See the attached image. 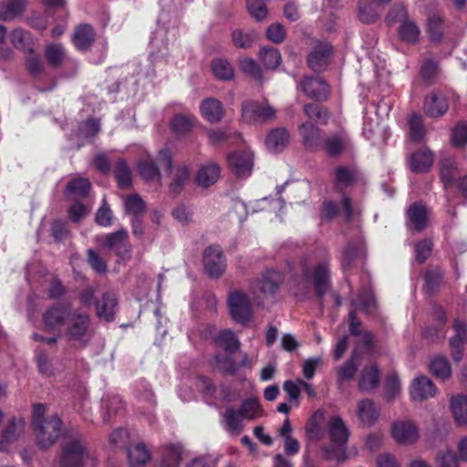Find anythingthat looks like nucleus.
Masks as SVG:
<instances>
[{"label":"nucleus","instance_id":"2eb2a0df","mask_svg":"<svg viewBox=\"0 0 467 467\" xmlns=\"http://www.w3.org/2000/svg\"><path fill=\"white\" fill-rule=\"evenodd\" d=\"M96 315L99 319L111 323L116 318L118 299L112 292H105L99 299L95 300Z\"/></svg>","mask_w":467,"mask_h":467},{"label":"nucleus","instance_id":"13d9d810","mask_svg":"<svg viewBox=\"0 0 467 467\" xmlns=\"http://www.w3.org/2000/svg\"><path fill=\"white\" fill-rule=\"evenodd\" d=\"M238 410L244 419L252 420L260 417L263 410L256 398H247L243 400Z\"/></svg>","mask_w":467,"mask_h":467},{"label":"nucleus","instance_id":"39448f33","mask_svg":"<svg viewBox=\"0 0 467 467\" xmlns=\"http://www.w3.org/2000/svg\"><path fill=\"white\" fill-rule=\"evenodd\" d=\"M227 304L232 319L240 325H247L253 317V307L248 295L240 290L229 293Z\"/></svg>","mask_w":467,"mask_h":467},{"label":"nucleus","instance_id":"6ab92c4d","mask_svg":"<svg viewBox=\"0 0 467 467\" xmlns=\"http://www.w3.org/2000/svg\"><path fill=\"white\" fill-rule=\"evenodd\" d=\"M290 142V133L285 128H275L271 130L265 140L269 152L279 154L283 152Z\"/></svg>","mask_w":467,"mask_h":467},{"label":"nucleus","instance_id":"f03ea898","mask_svg":"<svg viewBox=\"0 0 467 467\" xmlns=\"http://www.w3.org/2000/svg\"><path fill=\"white\" fill-rule=\"evenodd\" d=\"M66 341L75 348H88L94 337L92 319L89 314L74 310L67 322L63 334Z\"/></svg>","mask_w":467,"mask_h":467},{"label":"nucleus","instance_id":"a18cd8bd","mask_svg":"<svg viewBox=\"0 0 467 467\" xmlns=\"http://www.w3.org/2000/svg\"><path fill=\"white\" fill-rule=\"evenodd\" d=\"M427 129L423 119H408V137L415 144L422 143L425 140Z\"/></svg>","mask_w":467,"mask_h":467},{"label":"nucleus","instance_id":"7ed1b4c3","mask_svg":"<svg viewBox=\"0 0 467 467\" xmlns=\"http://www.w3.org/2000/svg\"><path fill=\"white\" fill-rule=\"evenodd\" d=\"M328 435L332 445L327 450V458L338 462L347 459L346 445L349 438V431L340 416H334L330 420Z\"/></svg>","mask_w":467,"mask_h":467},{"label":"nucleus","instance_id":"7c9ffc66","mask_svg":"<svg viewBox=\"0 0 467 467\" xmlns=\"http://www.w3.org/2000/svg\"><path fill=\"white\" fill-rule=\"evenodd\" d=\"M91 188L90 182L86 178H74L65 188V195L69 199H84L88 197Z\"/></svg>","mask_w":467,"mask_h":467},{"label":"nucleus","instance_id":"393cba45","mask_svg":"<svg viewBox=\"0 0 467 467\" xmlns=\"http://www.w3.org/2000/svg\"><path fill=\"white\" fill-rule=\"evenodd\" d=\"M360 356L355 349L349 358L337 368V383L340 387L343 383L354 379L358 369Z\"/></svg>","mask_w":467,"mask_h":467},{"label":"nucleus","instance_id":"bf43d9fd","mask_svg":"<svg viewBox=\"0 0 467 467\" xmlns=\"http://www.w3.org/2000/svg\"><path fill=\"white\" fill-rule=\"evenodd\" d=\"M385 395L384 399L387 402L395 400L400 393V380L397 372L388 374L384 383Z\"/></svg>","mask_w":467,"mask_h":467},{"label":"nucleus","instance_id":"a878e982","mask_svg":"<svg viewBox=\"0 0 467 467\" xmlns=\"http://www.w3.org/2000/svg\"><path fill=\"white\" fill-rule=\"evenodd\" d=\"M406 214L413 230L422 232L428 224V211L421 202H412L407 209Z\"/></svg>","mask_w":467,"mask_h":467},{"label":"nucleus","instance_id":"9b49d317","mask_svg":"<svg viewBox=\"0 0 467 467\" xmlns=\"http://www.w3.org/2000/svg\"><path fill=\"white\" fill-rule=\"evenodd\" d=\"M227 161L231 171L238 178H247L254 167V154L249 150H235L228 153Z\"/></svg>","mask_w":467,"mask_h":467},{"label":"nucleus","instance_id":"8fccbe9b","mask_svg":"<svg viewBox=\"0 0 467 467\" xmlns=\"http://www.w3.org/2000/svg\"><path fill=\"white\" fill-rule=\"evenodd\" d=\"M259 58L268 69H275L282 61L281 53L274 47H264L259 51Z\"/></svg>","mask_w":467,"mask_h":467},{"label":"nucleus","instance_id":"72a5a7b5","mask_svg":"<svg viewBox=\"0 0 467 467\" xmlns=\"http://www.w3.org/2000/svg\"><path fill=\"white\" fill-rule=\"evenodd\" d=\"M214 342L228 354L236 353L241 347L240 340L236 337L235 333L231 329L219 331L214 337Z\"/></svg>","mask_w":467,"mask_h":467},{"label":"nucleus","instance_id":"a19ab883","mask_svg":"<svg viewBox=\"0 0 467 467\" xmlns=\"http://www.w3.org/2000/svg\"><path fill=\"white\" fill-rule=\"evenodd\" d=\"M427 32L431 42L439 44L444 36V19L436 14L428 16Z\"/></svg>","mask_w":467,"mask_h":467},{"label":"nucleus","instance_id":"e2e57ef3","mask_svg":"<svg viewBox=\"0 0 467 467\" xmlns=\"http://www.w3.org/2000/svg\"><path fill=\"white\" fill-rule=\"evenodd\" d=\"M409 19L408 8L403 4H394L389 10L386 16V24L392 26L396 23H403Z\"/></svg>","mask_w":467,"mask_h":467},{"label":"nucleus","instance_id":"4d7b16f0","mask_svg":"<svg viewBox=\"0 0 467 467\" xmlns=\"http://www.w3.org/2000/svg\"><path fill=\"white\" fill-rule=\"evenodd\" d=\"M450 143L454 149L467 146V121H459L451 130Z\"/></svg>","mask_w":467,"mask_h":467},{"label":"nucleus","instance_id":"a211bd4d","mask_svg":"<svg viewBox=\"0 0 467 467\" xmlns=\"http://www.w3.org/2000/svg\"><path fill=\"white\" fill-rule=\"evenodd\" d=\"M284 282L281 272L270 269L266 270L256 282L255 287L264 296H274Z\"/></svg>","mask_w":467,"mask_h":467},{"label":"nucleus","instance_id":"dca6fc26","mask_svg":"<svg viewBox=\"0 0 467 467\" xmlns=\"http://www.w3.org/2000/svg\"><path fill=\"white\" fill-rule=\"evenodd\" d=\"M96 40V32L89 24H80L76 26L71 36L73 46L80 52L88 51Z\"/></svg>","mask_w":467,"mask_h":467},{"label":"nucleus","instance_id":"ddd939ff","mask_svg":"<svg viewBox=\"0 0 467 467\" xmlns=\"http://www.w3.org/2000/svg\"><path fill=\"white\" fill-rule=\"evenodd\" d=\"M312 282L317 297L318 299H322L332 286L331 271L327 262H319L314 267L312 272Z\"/></svg>","mask_w":467,"mask_h":467},{"label":"nucleus","instance_id":"0eeeda50","mask_svg":"<svg viewBox=\"0 0 467 467\" xmlns=\"http://www.w3.org/2000/svg\"><path fill=\"white\" fill-rule=\"evenodd\" d=\"M74 310L70 303L57 302L43 313V325L46 332L51 333L66 325Z\"/></svg>","mask_w":467,"mask_h":467},{"label":"nucleus","instance_id":"864d4df0","mask_svg":"<svg viewBox=\"0 0 467 467\" xmlns=\"http://www.w3.org/2000/svg\"><path fill=\"white\" fill-rule=\"evenodd\" d=\"M211 68L213 76L220 80H231L234 72L232 65L226 59L215 58L212 61Z\"/></svg>","mask_w":467,"mask_h":467},{"label":"nucleus","instance_id":"69168bd1","mask_svg":"<svg viewBox=\"0 0 467 467\" xmlns=\"http://www.w3.org/2000/svg\"><path fill=\"white\" fill-rule=\"evenodd\" d=\"M249 15L258 22L264 21L268 16V8L264 0H246Z\"/></svg>","mask_w":467,"mask_h":467},{"label":"nucleus","instance_id":"09e8293b","mask_svg":"<svg viewBox=\"0 0 467 467\" xmlns=\"http://www.w3.org/2000/svg\"><path fill=\"white\" fill-rule=\"evenodd\" d=\"M125 213L132 217L143 216L146 213V203L138 194H130L124 201Z\"/></svg>","mask_w":467,"mask_h":467},{"label":"nucleus","instance_id":"ea45409f","mask_svg":"<svg viewBox=\"0 0 467 467\" xmlns=\"http://www.w3.org/2000/svg\"><path fill=\"white\" fill-rule=\"evenodd\" d=\"M150 457V452L143 442L128 448V459L132 467L144 466Z\"/></svg>","mask_w":467,"mask_h":467},{"label":"nucleus","instance_id":"774afa93","mask_svg":"<svg viewBox=\"0 0 467 467\" xmlns=\"http://www.w3.org/2000/svg\"><path fill=\"white\" fill-rule=\"evenodd\" d=\"M69 234L67 223L62 219H55L51 223L50 235L53 237L55 243H62Z\"/></svg>","mask_w":467,"mask_h":467},{"label":"nucleus","instance_id":"9d476101","mask_svg":"<svg viewBox=\"0 0 467 467\" xmlns=\"http://www.w3.org/2000/svg\"><path fill=\"white\" fill-rule=\"evenodd\" d=\"M298 133L302 144L307 151H317L321 150L324 142V131L311 119L303 122L298 127Z\"/></svg>","mask_w":467,"mask_h":467},{"label":"nucleus","instance_id":"79ce46f5","mask_svg":"<svg viewBox=\"0 0 467 467\" xmlns=\"http://www.w3.org/2000/svg\"><path fill=\"white\" fill-rule=\"evenodd\" d=\"M66 51L62 44L51 43L45 47V58L48 65L54 68L60 67L65 60Z\"/></svg>","mask_w":467,"mask_h":467},{"label":"nucleus","instance_id":"b1692460","mask_svg":"<svg viewBox=\"0 0 467 467\" xmlns=\"http://www.w3.org/2000/svg\"><path fill=\"white\" fill-rule=\"evenodd\" d=\"M437 389L431 379L426 376H419L411 384L410 398L412 400H423L433 397Z\"/></svg>","mask_w":467,"mask_h":467},{"label":"nucleus","instance_id":"4468645a","mask_svg":"<svg viewBox=\"0 0 467 467\" xmlns=\"http://www.w3.org/2000/svg\"><path fill=\"white\" fill-rule=\"evenodd\" d=\"M363 135L373 145L386 143L390 131L382 119H367L363 123Z\"/></svg>","mask_w":467,"mask_h":467},{"label":"nucleus","instance_id":"4c0bfd02","mask_svg":"<svg viewBox=\"0 0 467 467\" xmlns=\"http://www.w3.org/2000/svg\"><path fill=\"white\" fill-rule=\"evenodd\" d=\"M190 180V170L187 166H179L175 169L173 177L169 185V193L176 198L184 189V186Z\"/></svg>","mask_w":467,"mask_h":467},{"label":"nucleus","instance_id":"aec40b11","mask_svg":"<svg viewBox=\"0 0 467 467\" xmlns=\"http://www.w3.org/2000/svg\"><path fill=\"white\" fill-rule=\"evenodd\" d=\"M424 109L428 117H441L449 109L448 99L441 92L432 91L424 99Z\"/></svg>","mask_w":467,"mask_h":467},{"label":"nucleus","instance_id":"e433bc0d","mask_svg":"<svg viewBox=\"0 0 467 467\" xmlns=\"http://www.w3.org/2000/svg\"><path fill=\"white\" fill-rule=\"evenodd\" d=\"M450 408L455 423L467 426V395L460 394L451 399Z\"/></svg>","mask_w":467,"mask_h":467},{"label":"nucleus","instance_id":"f3484780","mask_svg":"<svg viewBox=\"0 0 467 467\" xmlns=\"http://www.w3.org/2000/svg\"><path fill=\"white\" fill-rule=\"evenodd\" d=\"M380 382V370L377 364L366 365L359 373L358 388L360 392L368 393L377 389Z\"/></svg>","mask_w":467,"mask_h":467},{"label":"nucleus","instance_id":"423d86ee","mask_svg":"<svg viewBox=\"0 0 467 467\" xmlns=\"http://www.w3.org/2000/svg\"><path fill=\"white\" fill-rule=\"evenodd\" d=\"M96 240L103 248L114 251L115 254L121 260L130 258L131 246L129 243V234L126 229L121 228L114 233L98 236Z\"/></svg>","mask_w":467,"mask_h":467},{"label":"nucleus","instance_id":"58836bf2","mask_svg":"<svg viewBox=\"0 0 467 467\" xmlns=\"http://www.w3.org/2000/svg\"><path fill=\"white\" fill-rule=\"evenodd\" d=\"M420 77L428 86L434 84L440 74L439 62L433 58H424L420 67Z\"/></svg>","mask_w":467,"mask_h":467},{"label":"nucleus","instance_id":"338daca9","mask_svg":"<svg viewBox=\"0 0 467 467\" xmlns=\"http://www.w3.org/2000/svg\"><path fill=\"white\" fill-rule=\"evenodd\" d=\"M436 467H459L458 455L451 449L439 451L435 458Z\"/></svg>","mask_w":467,"mask_h":467},{"label":"nucleus","instance_id":"680f3d73","mask_svg":"<svg viewBox=\"0 0 467 467\" xmlns=\"http://www.w3.org/2000/svg\"><path fill=\"white\" fill-rule=\"evenodd\" d=\"M226 422V430L230 432L239 433L243 430V416L239 414V410H235L233 407L225 410L223 414Z\"/></svg>","mask_w":467,"mask_h":467},{"label":"nucleus","instance_id":"0e129e2a","mask_svg":"<svg viewBox=\"0 0 467 467\" xmlns=\"http://www.w3.org/2000/svg\"><path fill=\"white\" fill-rule=\"evenodd\" d=\"M113 212L110 209L106 198L104 197L101 202L100 207L95 213V223L102 227H109L113 223Z\"/></svg>","mask_w":467,"mask_h":467},{"label":"nucleus","instance_id":"c756f323","mask_svg":"<svg viewBox=\"0 0 467 467\" xmlns=\"http://www.w3.org/2000/svg\"><path fill=\"white\" fill-rule=\"evenodd\" d=\"M357 414L363 424L371 426L379 419V409L372 400L364 399L358 405Z\"/></svg>","mask_w":467,"mask_h":467},{"label":"nucleus","instance_id":"412c9836","mask_svg":"<svg viewBox=\"0 0 467 467\" xmlns=\"http://www.w3.org/2000/svg\"><path fill=\"white\" fill-rule=\"evenodd\" d=\"M395 441L402 444H413L419 438L418 429L410 421H397L391 426Z\"/></svg>","mask_w":467,"mask_h":467},{"label":"nucleus","instance_id":"6e6d98bb","mask_svg":"<svg viewBox=\"0 0 467 467\" xmlns=\"http://www.w3.org/2000/svg\"><path fill=\"white\" fill-rule=\"evenodd\" d=\"M257 40L255 31L244 32L242 29H234L232 32V41L235 47L247 49L250 48Z\"/></svg>","mask_w":467,"mask_h":467},{"label":"nucleus","instance_id":"2f4dec72","mask_svg":"<svg viewBox=\"0 0 467 467\" xmlns=\"http://www.w3.org/2000/svg\"><path fill=\"white\" fill-rule=\"evenodd\" d=\"M397 33L403 43L415 45L420 42V29L414 20H405L399 26Z\"/></svg>","mask_w":467,"mask_h":467},{"label":"nucleus","instance_id":"603ef678","mask_svg":"<svg viewBox=\"0 0 467 467\" xmlns=\"http://www.w3.org/2000/svg\"><path fill=\"white\" fill-rule=\"evenodd\" d=\"M30 34L21 28L14 29L10 35V41L16 48L25 54H34L35 50L29 43Z\"/></svg>","mask_w":467,"mask_h":467},{"label":"nucleus","instance_id":"3c124183","mask_svg":"<svg viewBox=\"0 0 467 467\" xmlns=\"http://www.w3.org/2000/svg\"><path fill=\"white\" fill-rule=\"evenodd\" d=\"M200 113L202 117H223L225 110L219 99L207 98L200 104Z\"/></svg>","mask_w":467,"mask_h":467},{"label":"nucleus","instance_id":"bb28decb","mask_svg":"<svg viewBox=\"0 0 467 467\" xmlns=\"http://www.w3.org/2000/svg\"><path fill=\"white\" fill-rule=\"evenodd\" d=\"M334 189L342 192L345 188L352 187L358 181V172L354 168L339 165L334 170Z\"/></svg>","mask_w":467,"mask_h":467},{"label":"nucleus","instance_id":"c9c22d12","mask_svg":"<svg viewBox=\"0 0 467 467\" xmlns=\"http://www.w3.org/2000/svg\"><path fill=\"white\" fill-rule=\"evenodd\" d=\"M440 179L445 187L455 183L457 162L453 157L445 156L439 161Z\"/></svg>","mask_w":467,"mask_h":467},{"label":"nucleus","instance_id":"5701e85b","mask_svg":"<svg viewBox=\"0 0 467 467\" xmlns=\"http://www.w3.org/2000/svg\"><path fill=\"white\" fill-rule=\"evenodd\" d=\"M241 117H275V110L266 99L262 102L254 99L243 101L241 106Z\"/></svg>","mask_w":467,"mask_h":467},{"label":"nucleus","instance_id":"f704fd0d","mask_svg":"<svg viewBox=\"0 0 467 467\" xmlns=\"http://www.w3.org/2000/svg\"><path fill=\"white\" fill-rule=\"evenodd\" d=\"M26 6V0H5L0 3V19L11 21L21 16Z\"/></svg>","mask_w":467,"mask_h":467},{"label":"nucleus","instance_id":"1a4fd4ad","mask_svg":"<svg viewBox=\"0 0 467 467\" xmlns=\"http://www.w3.org/2000/svg\"><path fill=\"white\" fill-rule=\"evenodd\" d=\"M334 54L333 46L327 41H318L315 44L312 51L306 58L308 67L315 72L325 71L330 64V59Z\"/></svg>","mask_w":467,"mask_h":467},{"label":"nucleus","instance_id":"4be33fe9","mask_svg":"<svg viewBox=\"0 0 467 467\" xmlns=\"http://www.w3.org/2000/svg\"><path fill=\"white\" fill-rule=\"evenodd\" d=\"M409 167L413 173L428 172L433 164V152L430 149L418 150L410 154Z\"/></svg>","mask_w":467,"mask_h":467},{"label":"nucleus","instance_id":"de8ad7c7","mask_svg":"<svg viewBox=\"0 0 467 467\" xmlns=\"http://www.w3.org/2000/svg\"><path fill=\"white\" fill-rule=\"evenodd\" d=\"M376 2L366 3L363 0L358 2V18L363 24L371 25L375 24L379 18V14L377 10Z\"/></svg>","mask_w":467,"mask_h":467},{"label":"nucleus","instance_id":"37998d69","mask_svg":"<svg viewBox=\"0 0 467 467\" xmlns=\"http://www.w3.org/2000/svg\"><path fill=\"white\" fill-rule=\"evenodd\" d=\"M232 355L228 353H215L213 360L219 371L225 375L234 376L239 370V366Z\"/></svg>","mask_w":467,"mask_h":467},{"label":"nucleus","instance_id":"f257e3e1","mask_svg":"<svg viewBox=\"0 0 467 467\" xmlns=\"http://www.w3.org/2000/svg\"><path fill=\"white\" fill-rule=\"evenodd\" d=\"M89 458L87 436L78 426L64 428L58 457L59 467H84Z\"/></svg>","mask_w":467,"mask_h":467},{"label":"nucleus","instance_id":"473e14b6","mask_svg":"<svg viewBox=\"0 0 467 467\" xmlns=\"http://www.w3.org/2000/svg\"><path fill=\"white\" fill-rule=\"evenodd\" d=\"M348 142V137L343 133H335L325 138L321 149L325 150L329 157L339 156L347 147Z\"/></svg>","mask_w":467,"mask_h":467},{"label":"nucleus","instance_id":"cd10ccee","mask_svg":"<svg viewBox=\"0 0 467 467\" xmlns=\"http://www.w3.org/2000/svg\"><path fill=\"white\" fill-rule=\"evenodd\" d=\"M161 467H180L183 448L180 443H167L161 447Z\"/></svg>","mask_w":467,"mask_h":467},{"label":"nucleus","instance_id":"c03bdc74","mask_svg":"<svg viewBox=\"0 0 467 467\" xmlns=\"http://www.w3.org/2000/svg\"><path fill=\"white\" fill-rule=\"evenodd\" d=\"M114 176L119 188L127 189L131 186V171L125 159L120 158L117 161Z\"/></svg>","mask_w":467,"mask_h":467},{"label":"nucleus","instance_id":"c85d7f7f","mask_svg":"<svg viewBox=\"0 0 467 467\" xmlns=\"http://www.w3.org/2000/svg\"><path fill=\"white\" fill-rule=\"evenodd\" d=\"M221 174L220 166L210 162L200 167L196 174V183L202 188H208L218 181Z\"/></svg>","mask_w":467,"mask_h":467},{"label":"nucleus","instance_id":"f8f14e48","mask_svg":"<svg viewBox=\"0 0 467 467\" xmlns=\"http://www.w3.org/2000/svg\"><path fill=\"white\" fill-rule=\"evenodd\" d=\"M302 91L317 101H324L328 98L329 85L319 77L305 76L300 81Z\"/></svg>","mask_w":467,"mask_h":467},{"label":"nucleus","instance_id":"20e7f679","mask_svg":"<svg viewBox=\"0 0 467 467\" xmlns=\"http://www.w3.org/2000/svg\"><path fill=\"white\" fill-rule=\"evenodd\" d=\"M41 426L35 427L33 431L36 433L38 447L46 450L53 446L59 437L62 438L63 421L57 414H53L47 417L41 422Z\"/></svg>","mask_w":467,"mask_h":467},{"label":"nucleus","instance_id":"6e6552de","mask_svg":"<svg viewBox=\"0 0 467 467\" xmlns=\"http://www.w3.org/2000/svg\"><path fill=\"white\" fill-rule=\"evenodd\" d=\"M203 268L207 275L217 279L226 270V258L220 245L212 244L207 246L202 254Z\"/></svg>","mask_w":467,"mask_h":467},{"label":"nucleus","instance_id":"49530a36","mask_svg":"<svg viewBox=\"0 0 467 467\" xmlns=\"http://www.w3.org/2000/svg\"><path fill=\"white\" fill-rule=\"evenodd\" d=\"M443 277L444 274L440 268L428 269L423 277L426 292L429 295L436 293L443 283Z\"/></svg>","mask_w":467,"mask_h":467},{"label":"nucleus","instance_id":"5fc2aeb1","mask_svg":"<svg viewBox=\"0 0 467 467\" xmlns=\"http://www.w3.org/2000/svg\"><path fill=\"white\" fill-rule=\"evenodd\" d=\"M430 371L437 379L445 380L451 376V368L445 357L434 358L429 366Z\"/></svg>","mask_w":467,"mask_h":467},{"label":"nucleus","instance_id":"052dcab7","mask_svg":"<svg viewBox=\"0 0 467 467\" xmlns=\"http://www.w3.org/2000/svg\"><path fill=\"white\" fill-rule=\"evenodd\" d=\"M138 171L145 182H151L155 178L161 177L160 168L154 161H140L138 162Z\"/></svg>","mask_w":467,"mask_h":467}]
</instances>
